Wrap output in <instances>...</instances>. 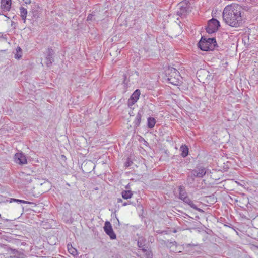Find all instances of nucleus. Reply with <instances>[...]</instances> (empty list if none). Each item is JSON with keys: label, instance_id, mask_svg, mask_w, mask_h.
Masks as SVG:
<instances>
[{"label": "nucleus", "instance_id": "f257e3e1", "mask_svg": "<svg viewBox=\"0 0 258 258\" xmlns=\"http://www.w3.org/2000/svg\"><path fill=\"white\" fill-rule=\"evenodd\" d=\"M243 9L237 4L226 6L223 11L222 17L225 23L233 27H237L242 23Z\"/></svg>", "mask_w": 258, "mask_h": 258}, {"label": "nucleus", "instance_id": "f03ea898", "mask_svg": "<svg viewBox=\"0 0 258 258\" xmlns=\"http://www.w3.org/2000/svg\"><path fill=\"white\" fill-rule=\"evenodd\" d=\"M199 47L203 51L213 50L217 45L216 41L214 38H205L202 37L198 43Z\"/></svg>", "mask_w": 258, "mask_h": 258}, {"label": "nucleus", "instance_id": "7ed1b4c3", "mask_svg": "<svg viewBox=\"0 0 258 258\" xmlns=\"http://www.w3.org/2000/svg\"><path fill=\"white\" fill-rule=\"evenodd\" d=\"M167 73L168 74V80L169 83L174 85H178L180 78L179 72L175 68H172L168 70Z\"/></svg>", "mask_w": 258, "mask_h": 258}, {"label": "nucleus", "instance_id": "20e7f679", "mask_svg": "<svg viewBox=\"0 0 258 258\" xmlns=\"http://www.w3.org/2000/svg\"><path fill=\"white\" fill-rule=\"evenodd\" d=\"M219 26V22L215 19H212L208 22L206 31L210 34L214 33L218 30Z\"/></svg>", "mask_w": 258, "mask_h": 258}, {"label": "nucleus", "instance_id": "39448f33", "mask_svg": "<svg viewBox=\"0 0 258 258\" xmlns=\"http://www.w3.org/2000/svg\"><path fill=\"white\" fill-rule=\"evenodd\" d=\"M104 230L105 233L110 237L111 239H116V235L113 232L112 226L109 222L107 221L105 223Z\"/></svg>", "mask_w": 258, "mask_h": 258}, {"label": "nucleus", "instance_id": "423d86ee", "mask_svg": "<svg viewBox=\"0 0 258 258\" xmlns=\"http://www.w3.org/2000/svg\"><path fill=\"white\" fill-rule=\"evenodd\" d=\"M206 171L205 168H200L191 171L190 176L192 177L202 178L206 174Z\"/></svg>", "mask_w": 258, "mask_h": 258}, {"label": "nucleus", "instance_id": "0eeeda50", "mask_svg": "<svg viewBox=\"0 0 258 258\" xmlns=\"http://www.w3.org/2000/svg\"><path fill=\"white\" fill-rule=\"evenodd\" d=\"M14 160L16 163L20 165H24L27 163L26 156L22 153H17L15 155Z\"/></svg>", "mask_w": 258, "mask_h": 258}, {"label": "nucleus", "instance_id": "6e6552de", "mask_svg": "<svg viewBox=\"0 0 258 258\" xmlns=\"http://www.w3.org/2000/svg\"><path fill=\"white\" fill-rule=\"evenodd\" d=\"M1 8L4 11H9L11 6V0H1Z\"/></svg>", "mask_w": 258, "mask_h": 258}, {"label": "nucleus", "instance_id": "1a4fd4ad", "mask_svg": "<svg viewBox=\"0 0 258 258\" xmlns=\"http://www.w3.org/2000/svg\"><path fill=\"white\" fill-rule=\"evenodd\" d=\"M140 95V91L138 89L136 90L132 95L130 100L132 101V103H134L138 100Z\"/></svg>", "mask_w": 258, "mask_h": 258}, {"label": "nucleus", "instance_id": "9d476101", "mask_svg": "<svg viewBox=\"0 0 258 258\" xmlns=\"http://www.w3.org/2000/svg\"><path fill=\"white\" fill-rule=\"evenodd\" d=\"M184 202L187 204L188 205H189L191 208H194V209H196L197 210L200 211V209L197 207L196 205L193 203V202L188 197H186L184 199L182 200Z\"/></svg>", "mask_w": 258, "mask_h": 258}, {"label": "nucleus", "instance_id": "9b49d317", "mask_svg": "<svg viewBox=\"0 0 258 258\" xmlns=\"http://www.w3.org/2000/svg\"><path fill=\"white\" fill-rule=\"evenodd\" d=\"M121 195L124 199L127 200L132 197L133 193L131 190H123L122 191Z\"/></svg>", "mask_w": 258, "mask_h": 258}, {"label": "nucleus", "instance_id": "f8f14e48", "mask_svg": "<svg viewBox=\"0 0 258 258\" xmlns=\"http://www.w3.org/2000/svg\"><path fill=\"white\" fill-rule=\"evenodd\" d=\"M20 15H21V16L22 19L25 22L26 17H27V9L23 7H21L20 8Z\"/></svg>", "mask_w": 258, "mask_h": 258}, {"label": "nucleus", "instance_id": "ddd939ff", "mask_svg": "<svg viewBox=\"0 0 258 258\" xmlns=\"http://www.w3.org/2000/svg\"><path fill=\"white\" fill-rule=\"evenodd\" d=\"M180 151H181V155L183 157H185L188 154V148L185 145H182L180 147Z\"/></svg>", "mask_w": 258, "mask_h": 258}, {"label": "nucleus", "instance_id": "4468645a", "mask_svg": "<svg viewBox=\"0 0 258 258\" xmlns=\"http://www.w3.org/2000/svg\"><path fill=\"white\" fill-rule=\"evenodd\" d=\"M179 198L183 200L187 196L186 192L185 191L184 187L182 186L179 187Z\"/></svg>", "mask_w": 258, "mask_h": 258}, {"label": "nucleus", "instance_id": "2eb2a0df", "mask_svg": "<svg viewBox=\"0 0 258 258\" xmlns=\"http://www.w3.org/2000/svg\"><path fill=\"white\" fill-rule=\"evenodd\" d=\"M16 53H15V56L14 57L16 58V59H19L21 58L22 57V49L21 48H20V47L19 46H18L16 48Z\"/></svg>", "mask_w": 258, "mask_h": 258}, {"label": "nucleus", "instance_id": "dca6fc26", "mask_svg": "<svg viewBox=\"0 0 258 258\" xmlns=\"http://www.w3.org/2000/svg\"><path fill=\"white\" fill-rule=\"evenodd\" d=\"M141 117H142V115H141V113L138 112L136 116L135 120L134 122V123L136 127L140 125V122H141Z\"/></svg>", "mask_w": 258, "mask_h": 258}, {"label": "nucleus", "instance_id": "f3484780", "mask_svg": "<svg viewBox=\"0 0 258 258\" xmlns=\"http://www.w3.org/2000/svg\"><path fill=\"white\" fill-rule=\"evenodd\" d=\"M156 121L154 118L149 117L148 119V126L149 128H153L155 124Z\"/></svg>", "mask_w": 258, "mask_h": 258}, {"label": "nucleus", "instance_id": "a211bd4d", "mask_svg": "<svg viewBox=\"0 0 258 258\" xmlns=\"http://www.w3.org/2000/svg\"><path fill=\"white\" fill-rule=\"evenodd\" d=\"M68 250L69 252L73 255H75L77 254V250L72 247L71 244H68L67 245Z\"/></svg>", "mask_w": 258, "mask_h": 258}, {"label": "nucleus", "instance_id": "6ab92c4d", "mask_svg": "<svg viewBox=\"0 0 258 258\" xmlns=\"http://www.w3.org/2000/svg\"><path fill=\"white\" fill-rule=\"evenodd\" d=\"M95 16V14H90L87 17V20L89 21V20H96V18H93V17H94Z\"/></svg>", "mask_w": 258, "mask_h": 258}, {"label": "nucleus", "instance_id": "aec40b11", "mask_svg": "<svg viewBox=\"0 0 258 258\" xmlns=\"http://www.w3.org/2000/svg\"><path fill=\"white\" fill-rule=\"evenodd\" d=\"M47 65L48 66L50 64L52 63V57L50 55H49L47 58Z\"/></svg>", "mask_w": 258, "mask_h": 258}, {"label": "nucleus", "instance_id": "412c9836", "mask_svg": "<svg viewBox=\"0 0 258 258\" xmlns=\"http://www.w3.org/2000/svg\"><path fill=\"white\" fill-rule=\"evenodd\" d=\"M183 3H180L179 4L180 7L181 9L182 10H183V11H186V7H183Z\"/></svg>", "mask_w": 258, "mask_h": 258}, {"label": "nucleus", "instance_id": "4be33fe9", "mask_svg": "<svg viewBox=\"0 0 258 258\" xmlns=\"http://www.w3.org/2000/svg\"><path fill=\"white\" fill-rule=\"evenodd\" d=\"M138 246L139 248H142L143 247V244L140 241H138Z\"/></svg>", "mask_w": 258, "mask_h": 258}, {"label": "nucleus", "instance_id": "5701e85b", "mask_svg": "<svg viewBox=\"0 0 258 258\" xmlns=\"http://www.w3.org/2000/svg\"><path fill=\"white\" fill-rule=\"evenodd\" d=\"M131 204V202H124L123 204H122V206H125L127 205H129Z\"/></svg>", "mask_w": 258, "mask_h": 258}, {"label": "nucleus", "instance_id": "b1692460", "mask_svg": "<svg viewBox=\"0 0 258 258\" xmlns=\"http://www.w3.org/2000/svg\"><path fill=\"white\" fill-rule=\"evenodd\" d=\"M12 200L14 201H16V202H19V203H20V201H21V200H18V199H13Z\"/></svg>", "mask_w": 258, "mask_h": 258}, {"label": "nucleus", "instance_id": "393cba45", "mask_svg": "<svg viewBox=\"0 0 258 258\" xmlns=\"http://www.w3.org/2000/svg\"><path fill=\"white\" fill-rule=\"evenodd\" d=\"M20 203H25V204L29 203V202L26 201H24V200H21V201H20Z\"/></svg>", "mask_w": 258, "mask_h": 258}, {"label": "nucleus", "instance_id": "a878e982", "mask_svg": "<svg viewBox=\"0 0 258 258\" xmlns=\"http://www.w3.org/2000/svg\"><path fill=\"white\" fill-rule=\"evenodd\" d=\"M117 202L118 203L122 202V200L121 199H118Z\"/></svg>", "mask_w": 258, "mask_h": 258}, {"label": "nucleus", "instance_id": "bb28decb", "mask_svg": "<svg viewBox=\"0 0 258 258\" xmlns=\"http://www.w3.org/2000/svg\"><path fill=\"white\" fill-rule=\"evenodd\" d=\"M130 165V164L129 162H127V163H126V166L128 167Z\"/></svg>", "mask_w": 258, "mask_h": 258}, {"label": "nucleus", "instance_id": "cd10ccee", "mask_svg": "<svg viewBox=\"0 0 258 258\" xmlns=\"http://www.w3.org/2000/svg\"><path fill=\"white\" fill-rule=\"evenodd\" d=\"M177 14H178V15H179V14H182V13H181V12H177Z\"/></svg>", "mask_w": 258, "mask_h": 258}, {"label": "nucleus", "instance_id": "c85d7f7f", "mask_svg": "<svg viewBox=\"0 0 258 258\" xmlns=\"http://www.w3.org/2000/svg\"><path fill=\"white\" fill-rule=\"evenodd\" d=\"M142 250H143V251H144V252H145V251H146V249H145L144 248H143V249H142Z\"/></svg>", "mask_w": 258, "mask_h": 258}, {"label": "nucleus", "instance_id": "c756f323", "mask_svg": "<svg viewBox=\"0 0 258 258\" xmlns=\"http://www.w3.org/2000/svg\"><path fill=\"white\" fill-rule=\"evenodd\" d=\"M137 73V76H139V74L137 72H136Z\"/></svg>", "mask_w": 258, "mask_h": 258}]
</instances>
